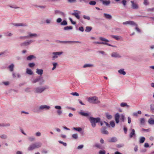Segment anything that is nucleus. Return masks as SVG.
I'll list each match as a JSON object with an SVG mask.
<instances>
[{
	"instance_id": "1",
	"label": "nucleus",
	"mask_w": 154,
	"mask_h": 154,
	"mask_svg": "<svg viewBox=\"0 0 154 154\" xmlns=\"http://www.w3.org/2000/svg\"><path fill=\"white\" fill-rule=\"evenodd\" d=\"M50 107L49 106L46 105H42L40 106L36 109H34V112H40L44 110H47L50 109Z\"/></svg>"
},
{
	"instance_id": "2",
	"label": "nucleus",
	"mask_w": 154,
	"mask_h": 154,
	"mask_svg": "<svg viewBox=\"0 0 154 154\" xmlns=\"http://www.w3.org/2000/svg\"><path fill=\"white\" fill-rule=\"evenodd\" d=\"M89 119L93 128L95 127L96 123L100 122V119L99 117L95 118L92 117H90Z\"/></svg>"
},
{
	"instance_id": "3",
	"label": "nucleus",
	"mask_w": 154,
	"mask_h": 154,
	"mask_svg": "<svg viewBox=\"0 0 154 154\" xmlns=\"http://www.w3.org/2000/svg\"><path fill=\"white\" fill-rule=\"evenodd\" d=\"M124 25L129 24L131 26H135V29L137 32L139 33L141 32L140 30L138 28V25L134 22L132 21H128L124 22L123 23Z\"/></svg>"
},
{
	"instance_id": "4",
	"label": "nucleus",
	"mask_w": 154,
	"mask_h": 154,
	"mask_svg": "<svg viewBox=\"0 0 154 154\" xmlns=\"http://www.w3.org/2000/svg\"><path fill=\"white\" fill-rule=\"evenodd\" d=\"M42 146V143L40 142H38L31 144L28 148L29 151L35 149L40 147Z\"/></svg>"
},
{
	"instance_id": "5",
	"label": "nucleus",
	"mask_w": 154,
	"mask_h": 154,
	"mask_svg": "<svg viewBox=\"0 0 154 154\" xmlns=\"http://www.w3.org/2000/svg\"><path fill=\"white\" fill-rule=\"evenodd\" d=\"M88 101L90 103L98 104L100 101L98 100V98L96 96L90 97L88 98Z\"/></svg>"
},
{
	"instance_id": "6",
	"label": "nucleus",
	"mask_w": 154,
	"mask_h": 154,
	"mask_svg": "<svg viewBox=\"0 0 154 154\" xmlns=\"http://www.w3.org/2000/svg\"><path fill=\"white\" fill-rule=\"evenodd\" d=\"M48 88V87L47 86L38 87L34 88V91L35 93H41Z\"/></svg>"
},
{
	"instance_id": "7",
	"label": "nucleus",
	"mask_w": 154,
	"mask_h": 154,
	"mask_svg": "<svg viewBox=\"0 0 154 154\" xmlns=\"http://www.w3.org/2000/svg\"><path fill=\"white\" fill-rule=\"evenodd\" d=\"M40 84L42 85L44 82V80L43 79V77L40 76L38 77L36 79L33 80L32 81V82L33 83H35L37 82L40 81Z\"/></svg>"
},
{
	"instance_id": "8",
	"label": "nucleus",
	"mask_w": 154,
	"mask_h": 154,
	"mask_svg": "<svg viewBox=\"0 0 154 154\" xmlns=\"http://www.w3.org/2000/svg\"><path fill=\"white\" fill-rule=\"evenodd\" d=\"M99 38L100 40L102 41H104L105 42H102V44L106 45H108L110 46H112V47H114V46L111 45H110V44H109V43H108L106 42H109V40H108V39L102 37H99Z\"/></svg>"
},
{
	"instance_id": "9",
	"label": "nucleus",
	"mask_w": 154,
	"mask_h": 154,
	"mask_svg": "<svg viewBox=\"0 0 154 154\" xmlns=\"http://www.w3.org/2000/svg\"><path fill=\"white\" fill-rule=\"evenodd\" d=\"M33 42V41L32 40H29L28 41H25L21 43L20 44V46L21 47L27 46L29 45L31 43Z\"/></svg>"
},
{
	"instance_id": "10",
	"label": "nucleus",
	"mask_w": 154,
	"mask_h": 154,
	"mask_svg": "<svg viewBox=\"0 0 154 154\" xmlns=\"http://www.w3.org/2000/svg\"><path fill=\"white\" fill-rule=\"evenodd\" d=\"M62 52H53L52 53V54L54 55V56H53L52 60H54L55 59L57 58L58 57L57 55H60L63 54Z\"/></svg>"
},
{
	"instance_id": "11",
	"label": "nucleus",
	"mask_w": 154,
	"mask_h": 154,
	"mask_svg": "<svg viewBox=\"0 0 154 154\" xmlns=\"http://www.w3.org/2000/svg\"><path fill=\"white\" fill-rule=\"evenodd\" d=\"M54 108L56 109H57L58 110L57 111V113L59 115H61L62 113V112L61 110V107L60 106H54Z\"/></svg>"
},
{
	"instance_id": "12",
	"label": "nucleus",
	"mask_w": 154,
	"mask_h": 154,
	"mask_svg": "<svg viewBox=\"0 0 154 154\" xmlns=\"http://www.w3.org/2000/svg\"><path fill=\"white\" fill-rule=\"evenodd\" d=\"M81 43V42L78 41H61V43L63 44H67L70 43Z\"/></svg>"
},
{
	"instance_id": "13",
	"label": "nucleus",
	"mask_w": 154,
	"mask_h": 154,
	"mask_svg": "<svg viewBox=\"0 0 154 154\" xmlns=\"http://www.w3.org/2000/svg\"><path fill=\"white\" fill-rule=\"evenodd\" d=\"M131 7L133 9H137L139 7L138 5L134 2L133 1H131Z\"/></svg>"
},
{
	"instance_id": "14",
	"label": "nucleus",
	"mask_w": 154,
	"mask_h": 154,
	"mask_svg": "<svg viewBox=\"0 0 154 154\" xmlns=\"http://www.w3.org/2000/svg\"><path fill=\"white\" fill-rule=\"evenodd\" d=\"M106 127H103L101 129V131L102 134H108L109 132L108 131L106 130Z\"/></svg>"
},
{
	"instance_id": "15",
	"label": "nucleus",
	"mask_w": 154,
	"mask_h": 154,
	"mask_svg": "<svg viewBox=\"0 0 154 154\" xmlns=\"http://www.w3.org/2000/svg\"><path fill=\"white\" fill-rule=\"evenodd\" d=\"M131 132L129 135V137L130 138H131L134 136H135L136 134L135 133V131L134 129L131 130Z\"/></svg>"
},
{
	"instance_id": "16",
	"label": "nucleus",
	"mask_w": 154,
	"mask_h": 154,
	"mask_svg": "<svg viewBox=\"0 0 154 154\" xmlns=\"http://www.w3.org/2000/svg\"><path fill=\"white\" fill-rule=\"evenodd\" d=\"M13 25L16 26H28L27 24L26 23H13Z\"/></svg>"
},
{
	"instance_id": "17",
	"label": "nucleus",
	"mask_w": 154,
	"mask_h": 154,
	"mask_svg": "<svg viewBox=\"0 0 154 154\" xmlns=\"http://www.w3.org/2000/svg\"><path fill=\"white\" fill-rule=\"evenodd\" d=\"M120 115L119 113H116L115 115V119L116 123L118 124L119 122V118Z\"/></svg>"
},
{
	"instance_id": "18",
	"label": "nucleus",
	"mask_w": 154,
	"mask_h": 154,
	"mask_svg": "<svg viewBox=\"0 0 154 154\" xmlns=\"http://www.w3.org/2000/svg\"><path fill=\"white\" fill-rule=\"evenodd\" d=\"M111 56L115 58H120L121 56L117 52H113L111 54Z\"/></svg>"
},
{
	"instance_id": "19",
	"label": "nucleus",
	"mask_w": 154,
	"mask_h": 154,
	"mask_svg": "<svg viewBox=\"0 0 154 154\" xmlns=\"http://www.w3.org/2000/svg\"><path fill=\"white\" fill-rule=\"evenodd\" d=\"M79 113L81 115L85 117H87L89 115L88 113L87 112H85L84 111L82 110H81L80 112H79Z\"/></svg>"
},
{
	"instance_id": "20",
	"label": "nucleus",
	"mask_w": 154,
	"mask_h": 154,
	"mask_svg": "<svg viewBox=\"0 0 154 154\" xmlns=\"http://www.w3.org/2000/svg\"><path fill=\"white\" fill-rule=\"evenodd\" d=\"M103 4L106 6L109 5L110 3V1L109 0L108 1H104V0H99Z\"/></svg>"
},
{
	"instance_id": "21",
	"label": "nucleus",
	"mask_w": 154,
	"mask_h": 154,
	"mask_svg": "<svg viewBox=\"0 0 154 154\" xmlns=\"http://www.w3.org/2000/svg\"><path fill=\"white\" fill-rule=\"evenodd\" d=\"M27 36H28V38H29L33 37H36L38 36V35L36 33H31L29 32L28 33V35Z\"/></svg>"
},
{
	"instance_id": "22",
	"label": "nucleus",
	"mask_w": 154,
	"mask_h": 154,
	"mask_svg": "<svg viewBox=\"0 0 154 154\" xmlns=\"http://www.w3.org/2000/svg\"><path fill=\"white\" fill-rule=\"evenodd\" d=\"M104 16L107 19L110 20L112 18V16L109 14L104 13L103 14Z\"/></svg>"
},
{
	"instance_id": "23",
	"label": "nucleus",
	"mask_w": 154,
	"mask_h": 154,
	"mask_svg": "<svg viewBox=\"0 0 154 154\" xmlns=\"http://www.w3.org/2000/svg\"><path fill=\"white\" fill-rule=\"evenodd\" d=\"M94 66L93 64H89V63H87L84 64L83 67L84 68H85L87 67H94Z\"/></svg>"
},
{
	"instance_id": "24",
	"label": "nucleus",
	"mask_w": 154,
	"mask_h": 154,
	"mask_svg": "<svg viewBox=\"0 0 154 154\" xmlns=\"http://www.w3.org/2000/svg\"><path fill=\"white\" fill-rule=\"evenodd\" d=\"M36 72L38 75H42L43 73V70L42 69H36Z\"/></svg>"
},
{
	"instance_id": "25",
	"label": "nucleus",
	"mask_w": 154,
	"mask_h": 154,
	"mask_svg": "<svg viewBox=\"0 0 154 154\" xmlns=\"http://www.w3.org/2000/svg\"><path fill=\"white\" fill-rule=\"evenodd\" d=\"M111 37L112 38H113L116 39L117 40H119L122 38V37L119 36H118V35H110Z\"/></svg>"
},
{
	"instance_id": "26",
	"label": "nucleus",
	"mask_w": 154,
	"mask_h": 154,
	"mask_svg": "<svg viewBox=\"0 0 154 154\" xmlns=\"http://www.w3.org/2000/svg\"><path fill=\"white\" fill-rule=\"evenodd\" d=\"M117 141V138L115 137H112L108 140L109 142H115Z\"/></svg>"
},
{
	"instance_id": "27",
	"label": "nucleus",
	"mask_w": 154,
	"mask_h": 154,
	"mask_svg": "<svg viewBox=\"0 0 154 154\" xmlns=\"http://www.w3.org/2000/svg\"><path fill=\"white\" fill-rule=\"evenodd\" d=\"M118 72L120 74L125 75L126 74V72L124 71V69H121L118 71Z\"/></svg>"
},
{
	"instance_id": "28",
	"label": "nucleus",
	"mask_w": 154,
	"mask_h": 154,
	"mask_svg": "<svg viewBox=\"0 0 154 154\" xmlns=\"http://www.w3.org/2000/svg\"><path fill=\"white\" fill-rule=\"evenodd\" d=\"M10 126V124L9 123H0V127H7Z\"/></svg>"
},
{
	"instance_id": "29",
	"label": "nucleus",
	"mask_w": 154,
	"mask_h": 154,
	"mask_svg": "<svg viewBox=\"0 0 154 154\" xmlns=\"http://www.w3.org/2000/svg\"><path fill=\"white\" fill-rule=\"evenodd\" d=\"M36 58V57L33 55H31L28 56L26 58V59L28 60H31L33 59Z\"/></svg>"
},
{
	"instance_id": "30",
	"label": "nucleus",
	"mask_w": 154,
	"mask_h": 154,
	"mask_svg": "<svg viewBox=\"0 0 154 154\" xmlns=\"http://www.w3.org/2000/svg\"><path fill=\"white\" fill-rule=\"evenodd\" d=\"M120 106L122 107H124L126 106L127 108H129V106L126 103H122L120 104Z\"/></svg>"
},
{
	"instance_id": "31",
	"label": "nucleus",
	"mask_w": 154,
	"mask_h": 154,
	"mask_svg": "<svg viewBox=\"0 0 154 154\" xmlns=\"http://www.w3.org/2000/svg\"><path fill=\"white\" fill-rule=\"evenodd\" d=\"M54 12L55 14L59 13L60 14L63 16H65L64 13L63 12L60 11L59 10H56L54 11Z\"/></svg>"
},
{
	"instance_id": "32",
	"label": "nucleus",
	"mask_w": 154,
	"mask_h": 154,
	"mask_svg": "<svg viewBox=\"0 0 154 154\" xmlns=\"http://www.w3.org/2000/svg\"><path fill=\"white\" fill-rule=\"evenodd\" d=\"M72 14L75 16L77 19H79L80 18V17L79 15L78 14V13H76L75 12H74L72 13Z\"/></svg>"
},
{
	"instance_id": "33",
	"label": "nucleus",
	"mask_w": 154,
	"mask_h": 154,
	"mask_svg": "<svg viewBox=\"0 0 154 154\" xmlns=\"http://www.w3.org/2000/svg\"><path fill=\"white\" fill-rule=\"evenodd\" d=\"M0 138L2 139H5L7 138L8 136L6 134H2L0 135Z\"/></svg>"
},
{
	"instance_id": "34",
	"label": "nucleus",
	"mask_w": 154,
	"mask_h": 154,
	"mask_svg": "<svg viewBox=\"0 0 154 154\" xmlns=\"http://www.w3.org/2000/svg\"><path fill=\"white\" fill-rule=\"evenodd\" d=\"M26 73L27 74L30 75H32L33 73V72L31 70L28 68L26 69Z\"/></svg>"
},
{
	"instance_id": "35",
	"label": "nucleus",
	"mask_w": 154,
	"mask_h": 154,
	"mask_svg": "<svg viewBox=\"0 0 154 154\" xmlns=\"http://www.w3.org/2000/svg\"><path fill=\"white\" fill-rule=\"evenodd\" d=\"M105 115L106 117L108 119H111L112 118V116L109 114L108 113H105Z\"/></svg>"
},
{
	"instance_id": "36",
	"label": "nucleus",
	"mask_w": 154,
	"mask_h": 154,
	"mask_svg": "<svg viewBox=\"0 0 154 154\" xmlns=\"http://www.w3.org/2000/svg\"><path fill=\"white\" fill-rule=\"evenodd\" d=\"M72 138L77 140L78 138V135L77 134H74L72 135Z\"/></svg>"
},
{
	"instance_id": "37",
	"label": "nucleus",
	"mask_w": 154,
	"mask_h": 154,
	"mask_svg": "<svg viewBox=\"0 0 154 154\" xmlns=\"http://www.w3.org/2000/svg\"><path fill=\"white\" fill-rule=\"evenodd\" d=\"M14 67V65L13 63L11 64L8 66V68L10 71L12 72L13 71Z\"/></svg>"
},
{
	"instance_id": "38",
	"label": "nucleus",
	"mask_w": 154,
	"mask_h": 154,
	"mask_svg": "<svg viewBox=\"0 0 154 154\" xmlns=\"http://www.w3.org/2000/svg\"><path fill=\"white\" fill-rule=\"evenodd\" d=\"M73 27L72 26H66L63 29L64 30H68L69 29H72Z\"/></svg>"
},
{
	"instance_id": "39",
	"label": "nucleus",
	"mask_w": 154,
	"mask_h": 154,
	"mask_svg": "<svg viewBox=\"0 0 154 154\" xmlns=\"http://www.w3.org/2000/svg\"><path fill=\"white\" fill-rule=\"evenodd\" d=\"M35 7L37 8H40L42 9H45L46 7V6L45 5H36Z\"/></svg>"
},
{
	"instance_id": "40",
	"label": "nucleus",
	"mask_w": 154,
	"mask_h": 154,
	"mask_svg": "<svg viewBox=\"0 0 154 154\" xmlns=\"http://www.w3.org/2000/svg\"><path fill=\"white\" fill-rule=\"evenodd\" d=\"M73 129L79 132H80L82 131V128L80 127H78V128H75L74 127L73 128Z\"/></svg>"
},
{
	"instance_id": "41",
	"label": "nucleus",
	"mask_w": 154,
	"mask_h": 154,
	"mask_svg": "<svg viewBox=\"0 0 154 154\" xmlns=\"http://www.w3.org/2000/svg\"><path fill=\"white\" fill-rule=\"evenodd\" d=\"M145 140V138L144 137H141L140 139V143H143Z\"/></svg>"
},
{
	"instance_id": "42",
	"label": "nucleus",
	"mask_w": 154,
	"mask_h": 154,
	"mask_svg": "<svg viewBox=\"0 0 154 154\" xmlns=\"http://www.w3.org/2000/svg\"><path fill=\"white\" fill-rule=\"evenodd\" d=\"M148 122L150 124L154 125V119H149L148 121Z\"/></svg>"
},
{
	"instance_id": "43",
	"label": "nucleus",
	"mask_w": 154,
	"mask_h": 154,
	"mask_svg": "<svg viewBox=\"0 0 154 154\" xmlns=\"http://www.w3.org/2000/svg\"><path fill=\"white\" fill-rule=\"evenodd\" d=\"M92 27L90 26H87L86 28L85 31L86 32H89L92 29Z\"/></svg>"
},
{
	"instance_id": "44",
	"label": "nucleus",
	"mask_w": 154,
	"mask_h": 154,
	"mask_svg": "<svg viewBox=\"0 0 154 154\" xmlns=\"http://www.w3.org/2000/svg\"><path fill=\"white\" fill-rule=\"evenodd\" d=\"M140 123L141 125H144L145 122V120L144 118H141L140 119Z\"/></svg>"
},
{
	"instance_id": "45",
	"label": "nucleus",
	"mask_w": 154,
	"mask_h": 154,
	"mask_svg": "<svg viewBox=\"0 0 154 154\" xmlns=\"http://www.w3.org/2000/svg\"><path fill=\"white\" fill-rule=\"evenodd\" d=\"M28 139L30 141H32L35 140V138L34 137H28Z\"/></svg>"
},
{
	"instance_id": "46",
	"label": "nucleus",
	"mask_w": 154,
	"mask_h": 154,
	"mask_svg": "<svg viewBox=\"0 0 154 154\" xmlns=\"http://www.w3.org/2000/svg\"><path fill=\"white\" fill-rule=\"evenodd\" d=\"M60 24L61 25L66 26L67 24V23L66 20H64L61 22Z\"/></svg>"
},
{
	"instance_id": "47",
	"label": "nucleus",
	"mask_w": 154,
	"mask_h": 154,
	"mask_svg": "<svg viewBox=\"0 0 154 154\" xmlns=\"http://www.w3.org/2000/svg\"><path fill=\"white\" fill-rule=\"evenodd\" d=\"M53 67L52 69V70H54L56 68L57 66L58 65V64L57 63H53Z\"/></svg>"
},
{
	"instance_id": "48",
	"label": "nucleus",
	"mask_w": 154,
	"mask_h": 154,
	"mask_svg": "<svg viewBox=\"0 0 154 154\" xmlns=\"http://www.w3.org/2000/svg\"><path fill=\"white\" fill-rule=\"evenodd\" d=\"M35 65V64L34 63H29L28 66L30 67H33Z\"/></svg>"
},
{
	"instance_id": "49",
	"label": "nucleus",
	"mask_w": 154,
	"mask_h": 154,
	"mask_svg": "<svg viewBox=\"0 0 154 154\" xmlns=\"http://www.w3.org/2000/svg\"><path fill=\"white\" fill-rule=\"evenodd\" d=\"M83 17L85 19H87L88 20H90V18L89 16L84 15L83 16Z\"/></svg>"
},
{
	"instance_id": "50",
	"label": "nucleus",
	"mask_w": 154,
	"mask_h": 154,
	"mask_svg": "<svg viewBox=\"0 0 154 154\" xmlns=\"http://www.w3.org/2000/svg\"><path fill=\"white\" fill-rule=\"evenodd\" d=\"M19 38L20 39L25 40L26 38H28V36H21Z\"/></svg>"
},
{
	"instance_id": "51",
	"label": "nucleus",
	"mask_w": 154,
	"mask_h": 154,
	"mask_svg": "<svg viewBox=\"0 0 154 154\" xmlns=\"http://www.w3.org/2000/svg\"><path fill=\"white\" fill-rule=\"evenodd\" d=\"M45 22L47 24H49L51 23V19H47L45 20Z\"/></svg>"
},
{
	"instance_id": "52",
	"label": "nucleus",
	"mask_w": 154,
	"mask_h": 154,
	"mask_svg": "<svg viewBox=\"0 0 154 154\" xmlns=\"http://www.w3.org/2000/svg\"><path fill=\"white\" fill-rule=\"evenodd\" d=\"M89 4L91 5H94L96 4V2L94 1H91L89 2Z\"/></svg>"
},
{
	"instance_id": "53",
	"label": "nucleus",
	"mask_w": 154,
	"mask_h": 154,
	"mask_svg": "<svg viewBox=\"0 0 154 154\" xmlns=\"http://www.w3.org/2000/svg\"><path fill=\"white\" fill-rule=\"evenodd\" d=\"M110 124L111 126L113 127L114 128L115 126V124L114 123V122L113 121H111L110 122Z\"/></svg>"
},
{
	"instance_id": "54",
	"label": "nucleus",
	"mask_w": 154,
	"mask_h": 154,
	"mask_svg": "<svg viewBox=\"0 0 154 154\" xmlns=\"http://www.w3.org/2000/svg\"><path fill=\"white\" fill-rule=\"evenodd\" d=\"M71 94L73 96H78L79 95V94L76 92L72 93H71Z\"/></svg>"
},
{
	"instance_id": "55",
	"label": "nucleus",
	"mask_w": 154,
	"mask_h": 154,
	"mask_svg": "<svg viewBox=\"0 0 154 154\" xmlns=\"http://www.w3.org/2000/svg\"><path fill=\"white\" fill-rule=\"evenodd\" d=\"M35 135L37 137H40L41 136V134L40 132L38 131L35 133Z\"/></svg>"
},
{
	"instance_id": "56",
	"label": "nucleus",
	"mask_w": 154,
	"mask_h": 154,
	"mask_svg": "<svg viewBox=\"0 0 154 154\" xmlns=\"http://www.w3.org/2000/svg\"><path fill=\"white\" fill-rule=\"evenodd\" d=\"M149 2H148V0H144L143 2V4L145 5H147L149 4Z\"/></svg>"
},
{
	"instance_id": "57",
	"label": "nucleus",
	"mask_w": 154,
	"mask_h": 154,
	"mask_svg": "<svg viewBox=\"0 0 154 154\" xmlns=\"http://www.w3.org/2000/svg\"><path fill=\"white\" fill-rule=\"evenodd\" d=\"M121 3L123 4L124 6H125L126 5L127 1L126 0H123L122 1Z\"/></svg>"
},
{
	"instance_id": "58",
	"label": "nucleus",
	"mask_w": 154,
	"mask_h": 154,
	"mask_svg": "<svg viewBox=\"0 0 154 154\" xmlns=\"http://www.w3.org/2000/svg\"><path fill=\"white\" fill-rule=\"evenodd\" d=\"M59 142L60 143L63 144V145L65 146H67V144L66 143H64L61 140H59Z\"/></svg>"
},
{
	"instance_id": "59",
	"label": "nucleus",
	"mask_w": 154,
	"mask_h": 154,
	"mask_svg": "<svg viewBox=\"0 0 154 154\" xmlns=\"http://www.w3.org/2000/svg\"><path fill=\"white\" fill-rule=\"evenodd\" d=\"M124 146V144H117L116 146L118 148H121L123 147Z\"/></svg>"
},
{
	"instance_id": "60",
	"label": "nucleus",
	"mask_w": 154,
	"mask_h": 154,
	"mask_svg": "<svg viewBox=\"0 0 154 154\" xmlns=\"http://www.w3.org/2000/svg\"><path fill=\"white\" fill-rule=\"evenodd\" d=\"M84 147V145H80L78 146L77 147V149H82Z\"/></svg>"
},
{
	"instance_id": "61",
	"label": "nucleus",
	"mask_w": 154,
	"mask_h": 154,
	"mask_svg": "<svg viewBox=\"0 0 154 154\" xmlns=\"http://www.w3.org/2000/svg\"><path fill=\"white\" fill-rule=\"evenodd\" d=\"M69 19L70 21H71V23L75 25L76 24V22L75 21H73L72 20V19L71 18H69Z\"/></svg>"
},
{
	"instance_id": "62",
	"label": "nucleus",
	"mask_w": 154,
	"mask_h": 154,
	"mask_svg": "<svg viewBox=\"0 0 154 154\" xmlns=\"http://www.w3.org/2000/svg\"><path fill=\"white\" fill-rule=\"evenodd\" d=\"M62 20L60 18H57L56 20V21L57 23H60L62 22Z\"/></svg>"
},
{
	"instance_id": "63",
	"label": "nucleus",
	"mask_w": 154,
	"mask_h": 154,
	"mask_svg": "<svg viewBox=\"0 0 154 154\" xmlns=\"http://www.w3.org/2000/svg\"><path fill=\"white\" fill-rule=\"evenodd\" d=\"M150 109L152 111H154V105L152 104L150 105Z\"/></svg>"
},
{
	"instance_id": "64",
	"label": "nucleus",
	"mask_w": 154,
	"mask_h": 154,
	"mask_svg": "<svg viewBox=\"0 0 154 154\" xmlns=\"http://www.w3.org/2000/svg\"><path fill=\"white\" fill-rule=\"evenodd\" d=\"M99 153L100 154H105L106 153V152L105 150H100L99 152Z\"/></svg>"
}]
</instances>
